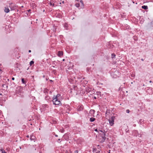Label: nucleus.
I'll return each instance as SVG.
<instances>
[{"mask_svg": "<svg viewBox=\"0 0 153 153\" xmlns=\"http://www.w3.org/2000/svg\"><path fill=\"white\" fill-rule=\"evenodd\" d=\"M53 104L55 105H59L61 104L60 101L59 99H55L53 98L52 100Z\"/></svg>", "mask_w": 153, "mask_h": 153, "instance_id": "obj_1", "label": "nucleus"}, {"mask_svg": "<svg viewBox=\"0 0 153 153\" xmlns=\"http://www.w3.org/2000/svg\"><path fill=\"white\" fill-rule=\"evenodd\" d=\"M115 119V116H113L108 120L109 124L110 126H112L114 124V121Z\"/></svg>", "mask_w": 153, "mask_h": 153, "instance_id": "obj_2", "label": "nucleus"}, {"mask_svg": "<svg viewBox=\"0 0 153 153\" xmlns=\"http://www.w3.org/2000/svg\"><path fill=\"white\" fill-rule=\"evenodd\" d=\"M105 133H103L100 134V137H101L100 139L101 140V142H104L106 139V137H105Z\"/></svg>", "mask_w": 153, "mask_h": 153, "instance_id": "obj_3", "label": "nucleus"}, {"mask_svg": "<svg viewBox=\"0 0 153 153\" xmlns=\"http://www.w3.org/2000/svg\"><path fill=\"white\" fill-rule=\"evenodd\" d=\"M9 7L10 8L11 10H15L17 6L14 4L11 3L10 4Z\"/></svg>", "mask_w": 153, "mask_h": 153, "instance_id": "obj_4", "label": "nucleus"}, {"mask_svg": "<svg viewBox=\"0 0 153 153\" xmlns=\"http://www.w3.org/2000/svg\"><path fill=\"white\" fill-rule=\"evenodd\" d=\"M80 2L81 4V6L79 9L83 8L84 7V4L83 2V1L82 0H81Z\"/></svg>", "mask_w": 153, "mask_h": 153, "instance_id": "obj_5", "label": "nucleus"}, {"mask_svg": "<svg viewBox=\"0 0 153 153\" xmlns=\"http://www.w3.org/2000/svg\"><path fill=\"white\" fill-rule=\"evenodd\" d=\"M53 1L52 0L50 1V3H49V4H50V5L51 6H52L53 7H54L55 6V4L54 3H53Z\"/></svg>", "mask_w": 153, "mask_h": 153, "instance_id": "obj_6", "label": "nucleus"}, {"mask_svg": "<svg viewBox=\"0 0 153 153\" xmlns=\"http://www.w3.org/2000/svg\"><path fill=\"white\" fill-rule=\"evenodd\" d=\"M83 109V106L82 105L79 106L77 108V110L78 111H82Z\"/></svg>", "mask_w": 153, "mask_h": 153, "instance_id": "obj_7", "label": "nucleus"}, {"mask_svg": "<svg viewBox=\"0 0 153 153\" xmlns=\"http://www.w3.org/2000/svg\"><path fill=\"white\" fill-rule=\"evenodd\" d=\"M4 11L6 13H8L10 11V10L7 7H5Z\"/></svg>", "mask_w": 153, "mask_h": 153, "instance_id": "obj_8", "label": "nucleus"}, {"mask_svg": "<svg viewBox=\"0 0 153 153\" xmlns=\"http://www.w3.org/2000/svg\"><path fill=\"white\" fill-rule=\"evenodd\" d=\"M60 96V94H58L56 96L54 95L53 98L55 99H59L58 97Z\"/></svg>", "mask_w": 153, "mask_h": 153, "instance_id": "obj_9", "label": "nucleus"}, {"mask_svg": "<svg viewBox=\"0 0 153 153\" xmlns=\"http://www.w3.org/2000/svg\"><path fill=\"white\" fill-rule=\"evenodd\" d=\"M63 55V52L62 51H59L58 52V55L59 56H61Z\"/></svg>", "mask_w": 153, "mask_h": 153, "instance_id": "obj_10", "label": "nucleus"}, {"mask_svg": "<svg viewBox=\"0 0 153 153\" xmlns=\"http://www.w3.org/2000/svg\"><path fill=\"white\" fill-rule=\"evenodd\" d=\"M110 113V111L108 110H107L105 113V116L107 117Z\"/></svg>", "mask_w": 153, "mask_h": 153, "instance_id": "obj_11", "label": "nucleus"}, {"mask_svg": "<svg viewBox=\"0 0 153 153\" xmlns=\"http://www.w3.org/2000/svg\"><path fill=\"white\" fill-rule=\"evenodd\" d=\"M96 120L95 118L94 117H91L90 118V121L91 122H93L94 121Z\"/></svg>", "mask_w": 153, "mask_h": 153, "instance_id": "obj_12", "label": "nucleus"}, {"mask_svg": "<svg viewBox=\"0 0 153 153\" xmlns=\"http://www.w3.org/2000/svg\"><path fill=\"white\" fill-rule=\"evenodd\" d=\"M95 112V111L94 110L91 109L90 111V113L92 114H94Z\"/></svg>", "mask_w": 153, "mask_h": 153, "instance_id": "obj_13", "label": "nucleus"}, {"mask_svg": "<svg viewBox=\"0 0 153 153\" xmlns=\"http://www.w3.org/2000/svg\"><path fill=\"white\" fill-rule=\"evenodd\" d=\"M142 8H143L144 10H147L148 9V6L146 5L143 6L142 7Z\"/></svg>", "mask_w": 153, "mask_h": 153, "instance_id": "obj_14", "label": "nucleus"}, {"mask_svg": "<svg viewBox=\"0 0 153 153\" xmlns=\"http://www.w3.org/2000/svg\"><path fill=\"white\" fill-rule=\"evenodd\" d=\"M35 138V137L33 135H31L30 137V139L32 140H34Z\"/></svg>", "mask_w": 153, "mask_h": 153, "instance_id": "obj_15", "label": "nucleus"}, {"mask_svg": "<svg viewBox=\"0 0 153 153\" xmlns=\"http://www.w3.org/2000/svg\"><path fill=\"white\" fill-rule=\"evenodd\" d=\"M115 55L114 53H112L111 54V58L112 59H113L114 58H115Z\"/></svg>", "mask_w": 153, "mask_h": 153, "instance_id": "obj_16", "label": "nucleus"}, {"mask_svg": "<svg viewBox=\"0 0 153 153\" xmlns=\"http://www.w3.org/2000/svg\"><path fill=\"white\" fill-rule=\"evenodd\" d=\"M102 133H106L105 131V130H99Z\"/></svg>", "mask_w": 153, "mask_h": 153, "instance_id": "obj_17", "label": "nucleus"}, {"mask_svg": "<svg viewBox=\"0 0 153 153\" xmlns=\"http://www.w3.org/2000/svg\"><path fill=\"white\" fill-rule=\"evenodd\" d=\"M75 6L77 7H79L80 6V4L79 3H76L75 4Z\"/></svg>", "mask_w": 153, "mask_h": 153, "instance_id": "obj_18", "label": "nucleus"}, {"mask_svg": "<svg viewBox=\"0 0 153 153\" xmlns=\"http://www.w3.org/2000/svg\"><path fill=\"white\" fill-rule=\"evenodd\" d=\"M22 82L23 83L25 84V82L24 78L22 79Z\"/></svg>", "mask_w": 153, "mask_h": 153, "instance_id": "obj_19", "label": "nucleus"}, {"mask_svg": "<svg viewBox=\"0 0 153 153\" xmlns=\"http://www.w3.org/2000/svg\"><path fill=\"white\" fill-rule=\"evenodd\" d=\"M34 62L33 61H31L30 63V65H32V64H34Z\"/></svg>", "mask_w": 153, "mask_h": 153, "instance_id": "obj_20", "label": "nucleus"}, {"mask_svg": "<svg viewBox=\"0 0 153 153\" xmlns=\"http://www.w3.org/2000/svg\"><path fill=\"white\" fill-rule=\"evenodd\" d=\"M90 91V90H89V88H87L86 90V91L88 92H89Z\"/></svg>", "mask_w": 153, "mask_h": 153, "instance_id": "obj_21", "label": "nucleus"}, {"mask_svg": "<svg viewBox=\"0 0 153 153\" xmlns=\"http://www.w3.org/2000/svg\"><path fill=\"white\" fill-rule=\"evenodd\" d=\"M130 112V111L129 109H127L126 110V112L128 113H129Z\"/></svg>", "mask_w": 153, "mask_h": 153, "instance_id": "obj_22", "label": "nucleus"}, {"mask_svg": "<svg viewBox=\"0 0 153 153\" xmlns=\"http://www.w3.org/2000/svg\"><path fill=\"white\" fill-rule=\"evenodd\" d=\"M58 143H60L61 141V139H58L57 141Z\"/></svg>", "mask_w": 153, "mask_h": 153, "instance_id": "obj_23", "label": "nucleus"}, {"mask_svg": "<svg viewBox=\"0 0 153 153\" xmlns=\"http://www.w3.org/2000/svg\"><path fill=\"white\" fill-rule=\"evenodd\" d=\"M61 131L62 132H63L64 131V129H61Z\"/></svg>", "mask_w": 153, "mask_h": 153, "instance_id": "obj_24", "label": "nucleus"}, {"mask_svg": "<svg viewBox=\"0 0 153 153\" xmlns=\"http://www.w3.org/2000/svg\"><path fill=\"white\" fill-rule=\"evenodd\" d=\"M75 153H78V151L77 150L75 151Z\"/></svg>", "mask_w": 153, "mask_h": 153, "instance_id": "obj_25", "label": "nucleus"}, {"mask_svg": "<svg viewBox=\"0 0 153 153\" xmlns=\"http://www.w3.org/2000/svg\"><path fill=\"white\" fill-rule=\"evenodd\" d=\"M15 79V78L14 77H12V79L13 80H14Z\"/></svg>", "mask_w": 153, "mask_h": 153, "instance_id": "obj_26", "label": "nucleus"}, {"mask_svg": "<svg viewBox=\"0 0 153 153\" xmlns=\"http://www.w3.org/2000/svg\"><path fill=\"white\" fill-rule=\"evenodd\" d=\"M30 11H31L30 10H27V11L28 12H30Z\"/></svg>", "mask_w": 153, "mask_h": 153, "instance_id": "obj_27", "label": "nucleus"}, {"mask_svg": "<svg viewBox=\"0 0 153 153\" xmlns=\"http://www.w3.org/2000/svg\"><path fill=\"white\" fill-rule=\"evenodd\" d=\"M28 52H29L30 53L31 52V51L30 50H29Z\"/></svg>", "mask_w": 153, "mask_h": 153, "instance_id": "obj_28", "label": "nucleus"}, {"mask_svg": "<svg viewBox=\"0 0 153 153\" xmlns=\"http://www.w3.org/2000/svg\"><path fill=\"white\" fill-rule=\"evenodd\" d=\"M5 85L4 84H3L2 85V86L3 87H4V85Z\"/></svg>", "mask_w": 153, "mask_h": 153, "instance_id": "obj_29", "label": "nucleus"}, {"mask_svg": "<svg viewBox=\"0 0 153 153\" xmlns=\"http://www.w3.org/2000/svg\"><path fill=\"white\" fill-rule=\"evenodd\" d=\"M2 71V70L1 69H0V72H1Z\"/></svg>", "mask_w": 153, "mask_h": 153, "instance_id": "obj_30", "label": "nucleus"}, {"mask_svg": "<svg viewBox=\"0 0 153 153\" xmlns=\"http://www.w3.org/2000/svg\"><path fill=\"white\" fill-rule=\"evenodd\" d=\"M55 137H58V135H56V134H55Z\"/></svg>", "mask_w": 153, "mask_h": 153, "instance_id": "obj_31", "label": "nucleus"}, {"mask_svg": "<svg viewBox=\"0 0 153 153\" xmlns=\"http://www.w3.org/2000/svg\"><path fill=\"white\" fill-rule=\"evenodd\" d=\"M94 99H96V97H94Z\"/></svg>", "mask_w": 153, "mask_h": 153, "instance_id": "obj_32", "label": "nucleus"}, {"mask_svg": "<svg viewBox=\"0 0 153 153\" xmlns=\"http://www.w3.org/2000/svg\"><path fill=\"white\" fill-rule=\"evenodd\" d=\"M95 131H97V129H95Z\"/></svg>", "mask_w": 153, "mask_h": 153, "instance_id": "obj_33", "label": "nucleus"}, {"mask_svg": "<svg viewBox=\"0 0 153 153\" xmlns=\"http://www.w3.org/2000/svg\"><path fill=\"white\" fill-rule=\"evenodd\" d=\"M96 153H100V152L99 151V152H96Z\"/></svg>", "mask_w": 153, "mask_h": 153, "instance_id": "obj_34", "label": "nucleus"}, {"mask_svg": "<svg viewBox=\"0 0 153 153\" xmlns=\"http://www.w3.org/2000/svg\"><path fill=\"white\" fill-rule=\"evenodd\" d=\"M141 60H142V61H143V59H141Z\"/></svg>", "mask_w": 153, "mask_h": 153, "instance_id": "obj_35", "label": "nucleus"}, {"mask_svg": "<svg viewBox=\"0 0 153 153\" xmlns=\"http://www.w3.org/2000/svg\"><path fill=\"white\" fill-rule=\"evenodd\" d=\"M152 82V81H151V80L149 81V82L150 83H151V82Z\"/></svg>", "mask_w": 153, "mask_h": 153, "instance_id": "obj_36", "label": "nucleus"}, {"mask_svg": "<svg viewBox=\"0 0 153 153\" xmlns=\"http://www.w3.org/2000/svg\"><path fill=\"white\" fill-rule=\"evenodd\" d=\"M50 82H53V81H52V80H50Z\"/></svg>", "mask_w": 153, "mask_h": 153, "instance_id": "obj_37", "label": "nucleus"}, {"mask_svg": "<svg viewBox=\"0 0 153 153\" xmlns=\"http://www.w3.org/2000/svg\"><path fill=\"white\" fill-rule=\"evenodd\" d=\"M23 7H23V6H21V7H22V8H23Z\"/></svg>", "mask_w": 153, "mask_h": 153, "instance_id": "obj_38", "label": "nucleus"}, {"mask_svg": "<svg viewBox=\"0 0 153 153\" xmlns=\"http://www.w3.org/2000/svg\"><path fill=\"white\" fill-rule=\"evenodd\" d=\"M27 137H29V136L28 135H27Z\"/></svg>", "mask_w": 153, "mask_h": 153, "instance_id": "obj_39", "label": "nucleus"}, {"mask_svg": "<svg viewBox=\"0 0 153 153\" xmlns=\"http://www.w3.org/2000/svg\"><path fill=\"white\" fill-rule=\"evenodd\" d=\"M62 60H63V61H65V59H63Z\"/></svg>", "mask_w": 153, "mask_h": 153, "instance_id": "obj_40", "label": "nucleus"}, {"mask_svg": "<svg viewBox=\"0 0 153 153\" xmlns=\"http://www.w3.org/2000/svg\"><path fill=\"white\" fill-rule=\"evenodd\" d=\"M52 66H53V67H55V66H54V65Z\"/></svg>", "mask_w": 153, "mask_h": 153, "instance_id": "obj_41", "label": "nucleus"}, {"mask_svg": "<svg viewBox=\"0 0 153 153\" xmlns=\"http://www.w3.org/2000/svg\"><path fill=\"white\" fill-rule=\"evenodd\" d=\"M62 2L63 3H64V1H63Z\"/></svg>", "mask_w": 153, "mask_h": 153, "instance_id": "obj_42", "label": "nucleus"}, {"mask_svg": "<svg viewBox=\"0 0 153 153\" xmlns=\"http://www.w3.org/2000/svg\"><path fill=\"white\" fill-rule=\"evenodd\" d=\"M131 76H133V75H132L131 74Z\"/></svg>", "mask_w": 153, "mask_h": 153, "instance_id": "obj_43", "label": "nucleus"}, {"mask_svg": "<svg viewBox=\"0 0 153 153\" xmlns=\"http://www.w3.org/2000/svg\"><path fill=\"white\" fill-rule=\"evenodd\" d=\"M131 76H133V75H132L131 74Z\"/></svg>", "mask_w": 153, "mask_h": 153, "instance_id": "obj_44", "label": "nucleus"}, {"mask_svg": "<svg viewBox=\"0 0 153 153\" xmlns=\"http://www.w3.org/2000/svg\"><path fill=\"white\" fill-rule=\"evenodd\" d=\"M115 72H116V73H117V72H118V71H117Z\"/></svg>", "mask_w": 153, "mask_h": 153, "instance_id": "obj_45", "label": "nucleus"}, {"mask_svg": "<svg viewBox=\"0 0 153 153\" xmlns=\"http://www.w3.org/2000/svg\"><path fill=\"white\" fill-rule=\"evenodd\" d=\"M0 65H1L0 64Z\"/></svg>", "mask_w": 153, "mask_h": 153, "instance_id": "obj_46", "label": "nucleus"}]
</instances>
